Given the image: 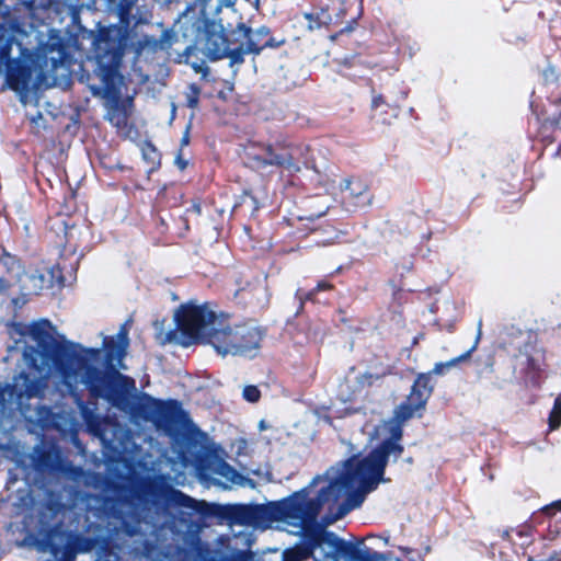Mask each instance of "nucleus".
<instances>
[{
	"instance_id": "1",
	"label": "nucleus",
	"mask_w": 561,
	"mask_h": 561,
	"mask_svg": "<svg viewBox=\"0 0 561 561\" xmlns=\"http://www.w3.org/2000/svg\"><path fill=\"white\" fill-rule=\"evenodd\" d=\"M432 391L430 374L419 375L405 402L394 410V419L368 433L366 456L331 468L306 489L277 503L272 510L273 518L286 531L298 534L309 527L321 510L327 508L329 518L336 520L360 506L366 494L382 480L389 457L397 458L402 451L400 424L425 409Z\"/></svg>"
},
{
	"instance_id": "2",
	"label": "nucleus",
	"mask_w": 561,
	"mask_h": 561,
	"mask_svg": "<svg viewBox=\"0 0 561 561\" xmlns=\"http://www.w3.org/2000/svg\"><path fill=\"white\" fill-rule=\"evenodd\" d=\"M174 320L176 331L173 332L171 340L188 346L193 343H207L219 318L208 305L191 301L175 310Z\"/></svg>"
},
{
	"instance_id": "3",
	"label": "nucleus",
	"mask_w": 561,
	"mask_h": 561,
	"mask_svg": "<svg viewBox=\"0 0 561 561\" xmlns=\"http://www.w3.org/2000/svg\"><path fill=\"white\" fill-rule=\"evenodd\" d=\"M261 341V332L253 327H228L218 320L207 341L221 355H240L252 357L256 354Z\"/></svg>"
},
{
	"instance_id": "4",
	"label": "nucleus",
	"mask_w": 561,
	"mask_h": 561,
	"mask_svg": "<svg viewBox=\"0 0 561 561\" xmlns=\"http://www.w3.org/2000/svg\"><path fill=\"white\" fill-rule=\"evenodd\" d=\"M23 360L26 366L34 368L42 378H48L55 370L61 373V367L55 357L49 356L43 350L30 347L23 352Z\"/></svg>"
},
{
	"instance_id": "5",
	"label": "nucleus",
	"mask_w": 561,
	"mask_h": 561,
	"mask_svg": "<svg viewBox=\"0 0 561 561\" xmlns=\"http://www.w3.org/2000/svg\"><path fill=\"white\" fill-rule=\"evenodd\" d=\"M51 327L48 321H38L30 325L14 324L10 328V335L15 337L28 336L38 346L44 347L51 339Z\"/></svg>"
},
{
	"instance_id": "6",
	"label": "nucleus",
	"mask_w": 561,
	"mask_h": 561,
	"mask_svg": "<svg viewBox=\"0 0 561 561\" xmlns=\"http://www.w3.org/2000/svg\"><path fill=\"white\" fill-rule=\"evenodd\" d=\"M215 477L213 478L215 483L229 489L233 485H243L245 479L239 474L231 466L224 461H216L211 467Z\"/></svg>"
},
{
	"instance_id": "7",
	"label": "nucleus",
	"mask_w": 561,
	"mask_h": 561,
	"mask_svg": "<svg viewBox=\"0 0 561 561\" xmlns=\"http://www.w3.org/2000/svg\"><path fill=\"white\" fill-rule=\"evenodd\" d=\"M248 154L249 157L253 158L257 164H276L286 167L288 169L298 170V168H296L294 164L291 157H287L285 154H275L270 146H264L259 151L251 150L248 152Z\"/></svg>"
},
{
	"instance_id": "8",
	"label": "nucleus",
	"mask_w": 561,
	"mask_h": 561,
	"mask_svg": "<svg viewBox=\"0 0 561 561\" xmlns=\"http://www.w3.org/2000/svg\"><path fill=\"white\" fill-rule=\"evenodd\" d=\"M16 279L24 295L37 294L46 285L44 275L37 271L22 272Z\"/></svg>"
},
{
	"instance_id": "9",
	"label": "nucleus",
	"mask_w": 561,
	"mask_h": 561,
	"mask_svg": "<svg viewBox=\"0 0 561 561\" xmlns=\"http://www.w3.org/2000/svg\"><path fill=\"white\" fill-rule=\"evenodd\" d=\"M104 346L111 358H121L128 347V336L125 330H121L115 336L106 339Z\"/></svg>"
},
{
	"instance_id": "10",
	"label": "nucleus",
	"mask_w": 561,
	"mask_h": 561,
	"mask_svg": "<svg viewBox=\"0 0 561 561\" xmlns=\"http://www.w3.org/2000/svg\"><path fill=\"white\" fill-rule=\"evenodd\" d=\"M481 335H482V321L480 320L478 322L477 336H476V341H474V344H473L472 348L470 351H468L466 354H463V355H461L459 357L453 358V359H450L448 362H445V363H437V364H435V366H434V368L432 370V374H434V375H443L446 370L455 367L460 362L466 360L467 358H469L471 353L477 348L478 343H479V341L481 339Z\"/></svg>"
},
{
	"instance_id": "11",
	"label": "nucleus",
	"mask_w": 561,
	"mask_h": 561,
	"mask_svg": "<svg viewBox=\"0 0 561 561\" xmlns=\"http://www.w3.org/2000/svg\"><path fill=\"white\" fill-rule=\"evenodd\" d=\"M15 393L18 397H36L41 393V388L37 382H31L28 377L20 376L15 378V382L13 386V391L10 394L11 397Z\"/></svg>"
},
{
	"instance_id": "12",
	"label": "nucleus",
	"mask_w": 561,
	"mask_h": 561,
	"mask_svg": "<svg viewBox=\"0 0 561 561\" xmlns=\"http://www.w3.org/2000/svg\"><path fill=\"white\" fill-rule=\"evenodd\" d=\"M240 30L244 32V35L249 38L248 51L259 54L265 44L256 43L254 37H266L268 31L266 27H260L256 31L247 28L244 25L240 26Z\"/></svg>"
},
{
	"instance_id": "13",
	"label": "nucleus",
	"mask_w": 561,
	"mask_h": 561,
	"mask_svg": "<svg viewBox=\"0 0 561 561\" xmlns=\"http://www.w3.org/2000/svg\"><path fill=\"white\" fill-rule=\"evenodd\" d=\"M548 424L550 431H556L561 425V394L554 401L553 409L548 419Z\"/></svg>"
},
{
	"instance_id": "14",
	"label": "nucleus",
	"mask_w": 561,
	"mask_h": 561,
	"mask_svg": "<svg viewBox=\"0 0 561 561\" xmlns=\"http://www.w3.org/2000/svg\"><path fill=\"white\" fill-rule=\"evenodd\" d=\"M2 265L8 270L9 273H12L16 278L22 273L21 266L15 259V256L4 252L1 256Z\"/></svg>"
},
{
	"instance_id": "15",
	"label": "nucleus",
	"mask_w": 561,
	"mask_h": 561,
	"mask_svg": "<svg viewBox=\"0 0 561 561\" xmlns=\"http://www.w3.org/2000/svg\"><path fill=\"white\" fill-rule=\"evenodd\" d=\"M107 116H108V119L117 126H119L121 124H124L126 121V112L118 111V110L114 108L113 106L110 107Z\"/></svg>"
},
{
	"instance_id": "16",
	"label": "nucleus",
	"mask_w": 561,
	"mask_h": 561,
	"mask_svg": "<svg viewBox=\"0 0 561 561\" xmlns=\"http://www.w3.org/2000/svg\"><path fill=\"white\" fill-rule=\"evenodd\" d=\"M243 397L249 402H255L260 398V391L254 386H248L243 389Z\"/></svg>"
},
{
	"instance_id": "17",
	"label": "nucleus",
	"mask_w": 561,
	"mask_h": 561,
	"mask_svg": "<svg viewBox=\"0 0 561 561\" xmlns=\"http://www.w3.org/2000/svg\"><path fill=\"white\" fill-rule=\"evenodd\" d=\"M363 185L360 183H353L350 180L344 181V190L350 191L352 195H360L363 191Z\"/></svg>"
},
{
	"instance_id": "18",
	"label": "nucleus",
	"mask_w": 561,
	"mask_h": 561,
	"mask_svg": "<svg viewBox=\"0 0 561 561\" xmlns=\"http://www.w3.org/2000/svg\"><path fill=\"white\" fill-rule=\"evenodd\" d=\"M542 512L548 516H553L557 512H561V500H558L542 508Z\"/></svg>"
},
{
	"instance_id": "19",
	"label": "nucleus",
	"mask_w": 561,
	"mask_h": 561,
	"mask_svg": "<svg viewBox=\"0 0 561 561\" xmlns=\"http://www.w3.org/2000/svg\"><path fill=\"white\" fill-rule=\"evenodd\" d=\"M221 39V43H222V46H225V43H224V39ZM208 51H209V55L213 57V58H220L221 56H224L225 54V47L220 48V49H211L209 46H208Z\"/></svg>"
},
{
	"instance_id": "20",
	"label": "nucleus",
	"mask_w": 561,
	"mask_h": 561,
	"mask_svg": "<svg viewBox=\"0 0 561 561\" xmlns=\"http://www.w3.org/2000/svg\"><path fill=\"white\" fill-rule=\"evenodd\" d=\"M55 558L58 560V561H72L73 559V556L71 552H67V553H64L62 556H59V552H55Z\"/></svg>"
},
{
	"instance_id": "21",
	"label": "nucleus",
	"mask_w": 561,
	"mask_h": 561,
	"mask_svg": "<svg viewBox=\"0 0 561 561\" xmlns=\"http://www.w3.org/2000/svg\"><path fill=\"white\" fill-rule=\"evenodd\" d=\"M175 164H176L181 170H183V169L186 167V162H184V161L182 160V158H181V157H178V158L175 159Z\"/></svg>"
},
{
	"instance_id": "22",
	"label": "nucleus",
	"mask_w": 561,
	"mask_h": 561,
	"mask_svg": "<svg viewBox=\"0 0 561 561\" xmlns=\"http://www.w3.org/2000/svg\"><path fill=\"white\" fill-rule=\"evenodd\" d=\"M188 141H190V138H188V130H186V133L184 134L182 140H181V145L182 146H187L188 145Z\"/></svg>"
},
{
	"instance_id": "23",
	"label": "nucleus",
	"mask_w": 561,
	"mask_h": 561,
	"mask_svg": "<svg viewBox=\"0 0 561 561\" xmlns=\"http://www.w3.org/2000/svg\"><path fill=\"white\" fill-rule=\"evenodd\" d=\"M8 288V283L3 279H0V294L4 293Z\"/></svg>"
},
{
	"instance_id": "24",
	"label": "nucleus",
	"mask_w": 561,
	"mask_h": 561,
	"mask_svg": "<svg viewBox=\"0 0 561 561\" xmlns=\"http://www.w3.org/2000/svg\"><path fill=\"white\" fill-rule=\"evenodd\" d=\"M335 416H337V415L335 414V412H334V411H332V410H330V413H329L328 415H324L323 417H324V420H325L327 422H330V420H331V419H333V417H335Z\"/></svg>"
},
{
	"instance_id": "25",
	"label": "nucleus",
	"mask_w": 561,
	"mask_h": 561,
	"mask_svg": "<svg viewBox=\"0 0 561 561\" xmlns=\"http://www.w3.org/2000/svg\"><path fill=\"white\" fill-rule=\"evenodd\" d=\"M260 39H261V37H254V41H255L256 43H261V41H260Z\"/></svg>"
}]
</instances>
